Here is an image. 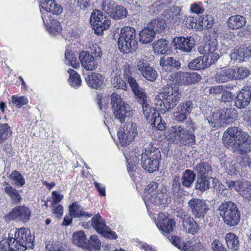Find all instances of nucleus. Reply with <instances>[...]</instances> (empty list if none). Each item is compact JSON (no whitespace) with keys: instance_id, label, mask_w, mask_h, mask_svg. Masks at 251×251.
I'll list each match as a JSON object with an SVG mask.
<instances>
[{"instance_id":"1","label":"nucleus","mask_w":251,"mask_h":251,"mask_svg":"<svg viewBox=\"0 0 251 251\" xmlns=\"http://www.w3.org/2000/svg\"><path fill=\"white\" fill-rule=\"evenodd\" d=\"M223 139L227 143L232 144L231 146L234 151L243 154L240 165L243 167H251V158L246 153L251 151V137L241 128L234 126L225 131Z\"/></svg>"},{"instance_id":"2","label":"nucleus","mask_w":251,"mask_h":251,"mask_svg":"<svg viewBox=\"0 0 251 251\" xmlns=\"http://www.w3.org/2000/svg\"><path fill=\"white\" fill-rule=\"evenodd\" d=\"M143 199L148 209L168 202V196L162 185L152 181L145 189Z\"/></svg>"},{"instance_id":"3","label":"nucleus","mask_w":251,"mask_h":251,"mask_svg":"<svg viewBox=\"0 0 251 251\" xmlns=\"http://www.w3.org/2000/svg\"><path fill=\"white\" fill-rule=\"evenodd\" d=\"M162 97L166 100L164 102L160 95H156L154 98V104L156 109L162 113L168 111L174 108L180 98L178 87L175 86H166L163 88Z\"/></svg>"},{"instance_id":"4","label":"nucleus","mask_w":251,"mask_h":251,"mask_svg":"<svg viewBox=\"0 0 251 251\" xmlns=\"http://www.w3.org/2000/svg\"><path fill=\"white\" fill-rule=\"evenodd\" d=\"M137 46L135 29L127 26L122 28L118 40V46L120 51L124 53L134 52Z\"/></svg>"},{"instance_id":"5","label":"nucleus","mask_w":251,"mask_h":251,"mask_svg":"<svg viewBox=\"0 0 251 251\" xmlns=\"http://www.w3.org/2000/svg\"><path fill=\"white\" fill-rule=\"evenodd\" d=\"M165 136L171 142L183 145H192L195 142V136L194 134L180 126L170 127L166 131Z\"/></svg>"},{"instance_id":"6","label":"nucleus","mask_w":251,"mask_h":251,"mask_svg":"<svg viewBox=\"0 0 251 251\" xmlns=\"http://www.w3.org/2000/svg\"><path fill=\"white\" fill-rule=\"evenodd\" d=\"M160 157V151L150 144L148 147L142 151L140 159L141 165L146 171L153 173L159 169Z\"/></svg>"},{"instance_id":"7","label":"nucleus","mask_w":251,"mask_h":251,"mask_svg":"<svg viewBox=\"0 0 251 251\" xmlns=\"http://www.w3.org/2000/svg\"><path fill=\"white\" fill-rule=\"evenodd\" d=\"M9 237L12 238L13 243L18 248V251H25L27 249L33 248L34 236L31 235L27 228L12 229L9 233Z\"/></svg>"},{"instance_id":"8","label":"nucleus","mask_w":251,"mask_h":251,"mask_svg":"<svg viewBox=\"0 0 251 251\" xmlns=\"http://www.w3.org/2000/svg\"><path fill=\"white\" fill-rule=\"evenodd\" d=\"M220 215L225 224L230 226H236L240 219V213L236 205L231 201H226L219 206Z\"/></svg>"},{"instance_id":"9","label":"nucleus","mask_w":251,"mask_h":251,"mask_svg":"<svg viewBox=\"0 0 251 251\" xmlns=\"http://www.w3.org/2000/svg\"><path fill=\"white\" fill-rule=\"evenodd\" d=\"M111 103L114 115L120 122H124L126 118L132 115L130 106L122 100L119 95L113 93L111 95Z\"/></svg>"},{"instance_id":"10","label":"nucleus","mask_w":251,"mask_h":251,"mask_svg":"<svg viewBox=\"0 0 251 251\" xmlns=\"http://www.w3.org/2000/svg\"><path fill=\"white\" fill-rule=\"evenodd\" d=\"M233 112L232 108L216 110L209 117L204 118V124H208L211 128H218L224 126L227 119L233 116Z\"/></svg>"},{"instance_id":"11","label":"nucleus","mask_w":251,"mask_h":251,"mask_svg":"<svg viewBox=\"0 0 251 251\" xmlns=\"http://www.w3.org/2000/svg\"><path fill=\"white\" fill-rule=\"evenodd\" d=\"M164 28V23L162 21L154 20L147 25L146 27L139 33V41L148 44L152 41L156 32H161Z\"/></svg>"},{"instance_id":"12","label":"nucleus","mask_w":251,"mask_h":251,"mask_svg":"<svg viewBox=\"0 0 251 251\" xmlns=\"http://www.w3.org/2000/svg\"><path fill=\"white\" fill-rule=\"evenodd\" d=\"M138 134L137 126L132 122L127 123L123 127L119 128L117 136L122 146L129 145Z\"/></svg>"},{"instance_id":"13","label":"nucleus","mask_w":251,"mask_h":251,"mask_svg":"<svg viewBox=\"0 0 251 251\" xmlns=\"http://www.w3.org/2000/svg\"><path fill=\"white\" fill-rule=\"evenodd\" d=\"M226 184L228 189L238 192L244 199L251 201V182L245 179L242 180H228Z\"/></svg>"},{"instance_id":"14","label":"nucleus","mask_w":251,"mask_h":251,"mask_svg":"<svg viewBox=\"0 0 251 251\" xmlns=\"http://www.w3.org/2000/svg\"><path fill=\"white\" fill-rule=\"evenodd\" d=\"M91 221V226L105 238L110 239H116L118 238L116 233L106 226L103 219L99 214L92 218Z\"/></svg>"},{"instance_id":"15","label":"nucleus","mask_w":251,"mask_h":251,"mask_svg":"<svg viewBox=\"0 0 251 251\" xmlns=\"http://www.w3.org/2000/svg\"><path fill=\"white\" fill-rule=\"evenodd\" d=\"M143 112L147 120L151 123L154 127H156L160 130H163L165 128V123H162L161 118L156 112L155 109L150 106L147 102L142 103Z\"/></svg>"},{"instance_id":"16","label":"nucleus","mask_w":251,"mask_h":251,"mask_svg":"<svg viewBox=\"0 0 251 251\" xmlns=\"http://www.w3.org/2000/svg\"><path fill=\"white\" fill-rule=\"evenodd\" d=\"M188 206L195 218H203L206 212L209 210L207 203L203 200L192 199L189 201Z\"/></svg>"},{"instance_id":"17","label":"nucleus","mask_w":251,"mask_h":251,"mask_svg":"<svg viewBox=\"0 0 251 251\" xmlns=\"http://www.w3.org/2000/svg\"><path fill=\"white\" fill-rule=\"evenodd\" d=\"M156 226L160 231L165 234L173 230L175 226V221L168 218L167 213H160L155 221Z\"/></svg>"},{"instance_id":"18","label":"nucleus","mask_w":251,"mask_h":251,"mask_svg":"<svg viewBox=\"0 0 251 251\" xmlns=\"http://www.w3.org/2000/svg\"><path fill=\"white\" fill-rule=\"evenodd\" d=\"M40 10L42 14L49 16L52 13L53 15H59L62 13L63 9L61 5L56 3L54 0H45L41 2Z\"/></svg>"},{"instance_id":"19","label":"nucleus","mask_w":251,"mask_h":251,"mask_svg":"<svg viewBox=\"0 0 251 251\" xmlns=\"http://www.w3.org/2000/svg\"><path fill=\"white\" fill-rule=\"evenodd\" d=\"M30 214L31 212L27 207L25 206H17L6 215V217L9 220L17 219L25 222L29 220Z\"/></svg>"},{"instance_id":"20","label":"nucleus","mask_w":251,"mask_h":251,"mask_svg":"<svg viewBox=\"0 0 251 251\" xmlns=\"http://www.w3.org/2000/svg\"><path fill=\"white\" fill-rule=\"evenodd\" d=\"M251 100V86H244L235 99V105L238 108H243L249 105Z\"/></svg>"},{"instance_id":"21","label":"nucleus","mask_w":251,"mask_h":251,"mask_svg":"<svg viewBox=\"0 0 251 251\" xmlns=\"http://www.w3.org/2000/svg\"><path fill=\"white\" fill-rule=\"evenodd\" d=\"M174 42L176 49L183 52H190L195 46V40L192 37H178L174 38Z\"/></svg>"},{"instance_id":"22","label":"nucleus","mask_w":251,"mask_h":251,"mask_svg":"<svg viewBox=\"0 0 251 251\" xmlns=\"http://www.w3.org/2000/svg\"><path fill=\"white\" fill-rule=\"evenodd\" d=\"M234 71L233 69L228 67L217 68L214 75L215 80L217 83H225L233 79Z\"/></svg>"},{"instance_id":"23","label":"nucleus","mask_w":251,"mask_h":251,"mask_svg":"<svg viewBox=\"0 0 251 251\" xmlns=\"http://www.w3.org/2000/svg\"><path fill=\"white\" fill-rule=\"evenodd\" d=\"M42 18L47 30L50 34L56 35L61 31L62 26L58 21L44 14L42 15Z\"/></svg>"},{"instance_id":"24","label":"nucleus","mask_w":251,"mask_h":251,"mask_svg":"<svg viewBox=\"0 0 251 251\" xmlns=\"http://www.w3.org/2000/svg\"><path fill=\"white\" fill-rule=\"evenodd\" d=\"M79 60L82 67L86 70H94L98 66L97 59L86 51H83L80 53Z\"/></svg>"},{"instance_id":"25","label":"nucleus","mask_w":251,"mask_h":251,"mask_svg":"<svg viewBox=\"0 0 251 251\" xmlns=\"http://www.w3.org/2000/svg\"><path fill=\"white\" fill-rule=\"evenodd\" d=\"M85 80L90 87L96 89L102 88L104 84V77L96 73L89 75L86 77Z\"/></svg>"},{"instance_id":"26","label":"nucleus","mask_w":251,"mask_h":251,"mask_svg":"<svg viewBox=\"0 0 251 251\" xmlns=\"http://www.w3.org/2000/svg\"><path fill=\"white\" fill-rule=\"evenodd\" d=\"M1 185V189L10 198L14 203L17 204L20 202L22 198L18 190L6 181L2 182Z\"/></svg>"},{"instance_id":"27","label":"nucleus","mask_w":251,"mask_h":251,"mask_svg":"<svg viewBox=\"0 0 251 251\" xmlns=\"http://www.w3.org/2000/svg\"><path fill=\"white\" fill-rule=\"evenodd\" d=\"M171 243L179 249L181 250V246L180 244V239L177 236H172L170 239ZM193 240L195 239L191 240V241H189L185 245H183L182 250L184 251H196L199 249V244L194 243Z\"/></svg>"},{"instance_id":"28","label":"nucleus","mask_w":251,"mask_h":251,"mask_svg":"<svg viewBox=\"0 0 251 251\" xmlns=\"http://www.w3.org/2000/svg\"><path fill=\"white\" fill-rule=\"evenodd\" d=\"M127 81L135 96L139 98L140 103L147 102V96L145 91L140 88L136 80L132 77H128Z\"/></svg>"},{"instance_id":"29","label":"nucleus","mask_w":251,"mask_h":251,"mask_svg":"<svg viewBox=\"0 0 251 251\" xmlns=\"http://www.w3.org/2000/svg\"><path fill=\"white\" fill-rule=\"evenodd\" d=\"M212 179L213 183H217L219 182L217 178H213L211 176H198L195 183V188L201 192H204L208 190L210 187V180Z\"/></svg>"},{"instance_id":"30","label":"nucleus","mask_w":251,"mask_h":251,"mask_svg":"<svg viewBox=\"0 0 251 251\" xmlns=\"http://www.w3.org/2000/svg\"><path fill=\"white\" fill-rule=\"evenodd\" d=\"M69 213L73 218H90L92 214L85 211L83 208L77 202H73L69 206Z\"/></svg>"},{"instance_id":"31","label":"nucleus","mask_w":251,"mask_h":251,"mask_svg":"<svg viewBox=\"0 0 251 251\" xmlns=\"http://www.w3.org/2000/svg\"><path fill=\"white\" fill-rule=\"evenodd\" d=\"M246 21L244 17L241 15H234L230 16L227 22L229 28L232 29H236L242 27L246 25Z\"/></svg>"},{"instance_id":"32","label":"nucleus","mask_w":251,"mask_h":251,"mask_svg":"<svg viewBox=\"0 0 251 251\" xmlns=\"http://www.w3.org/2000/svg\"><path fill=\"white\" fill-rule=\"evenodd\" d=\"M194 169L198 176H211L212 174L211 166L206 162H201L197 164Z\"/></svg>"},{"instance_id":"33","label":"nucleus","mask_w":251,"mask_h":251,"mask_svg":"<svg viewBox=\"0 0 251 251\" xmlns=\"http://www.w3.org/2000/svg\"><path fill=\"white\" fill-rule=\"evenodd\" d=\"M185 221H182V226L185 231L194 234L199 230V226L194 219L191 217H187Z\"/></svg>"},{"instance_id":"34","label":"nucleus","mask_w":251,"mask_h":251,"mask_svg":"<svg viewBox=\"0 0 251 251\" xmlns=\"http://www.w3.org/2000/svg\"><path fill=\"white\" fill-rule=\"evenodd\" d=\"M195 177L196 175L193 171L188 169L186 170L180 178L182 185L187 188L191 187Z\"/></svg>"},{"instance_id":"35","label":"nucleus","mask_w":251,"mask_h":251,"mask_svg":"<svg viewBox=\"0 0 251 251\" xmlns=\"http://www.w3.org/2000/svg\"><path fill=\"white\" fill-rule=\"evenodd\" d=\"M226 241L228 248L232 251H237L239 248L238 237L233 233H228L226 235Z\"/></svg>"},{"instance_id":"36","label":"nucleus","mask_w":251,"mask_h":251,"mask_svg":"<svg viewBox=\"0 0 251 251\" xmlns=\"http://www.w3.org/2000/svg\"><path fill=\"white\" fill-rule=\"evenodd\" d=\"M189 67L192 70H201L209 67L204 55L193 60L189 63Z\"/></svg>"},{"instance_id":"37","label":"nucleus","mask_w":251,"mask_h":251,"mask_svg":"<svg viewBox=\"0 0 251 251\" xmlns=\"http://www.w3.org/2000/svg\"><path fill=\"white\" fill-rule=\"evenodd\" d=\"M153 49L155 52L161 54L167 53L168 48V41L165 39H160L153 44Z\"/></svg>"},{"instance_id":"38","label":"nucleus","mask_w":251,"mask_h":251,"mask_svg":"<svg viewBox=\"0 0 251 251\" xmlns=\"http://www.w3.org/2000/svg\"><path fill=\"white\" fill-rule=\"evenodd\" d=\"M73 243L76 246L86 248L88 246L87 241L84 233L79 231L74 233L73 236Z\"/></svg>"},{"instance_id":"39","label":"nucleus","mask_w":251,"mask_h":251,"mask_svg":"<svg viewBox=\"0 0 251 251\" xmlns=\"http://www.w3.org/2000/svg\"><path fill=\"white\" fill-rule=\"evenodd\" d=\"M70 75L68 79L70 85L75 88H77L81 85V79L80 75L75 70L70 69L68 70Z\"/></svg>"},{"instance_id":"40","label":"nucleus","mask_w":251,"mask_h":251,"mask_svg":"<svg viewBox=\"0 0 251 251\" xmlns=\"http://www.w3.org/2000/svg\"><path fill=\"white\" fill-rule=\"evenodd\" d=\"M12 238L8 237L7 240H2L0 241V251H18V248L16 247L15 243H13Z\"/></svg>"},{"instance_id":"41","label":"nucleus","mask_w":251,"mask_h":251,"mask_svg":"<svg viewBox=\"0 0 251 251\" xmlns=\"http://www.w3.org/2000/svg\"><path fill=\"white\" fill-rule=\"evenodd\" d=\"M169 78L172 81L174 84L184 85L186 84V72H178L173 75L169 76Z\"/></svg>"},{"instance_id":"42","label":"nucleus","mask_w":251,"mask_h":251,"mask_svg":"<svg viewBox=\"0 0 251 251\" xmlns=\"http://www.w3.org/2000/svg\"><path fill=\"white\" fill-rule=\"evenodd\" d=\"M108 18L104 16L102 12L99 10H94L91 14L90 21L91 25L92 26L94 25H100L99 23L100 21H103L105 19H108Z\"/></svg>"},{"instance_id":"43","label":"nucleus","mask_w":251,"mask_h":251,"mask_svg":"<svg viewBox=\"0 0 251 251\" xmlns=\"http://www.w3.org/2000/svg\"><path fill=\"white\" fill-rule=\"evenodd\" d=\"M117 6L118 5H117L114 1L111 0H104L102 5V10L111 17Z\"/></svg>"},{"instance_id":"44","label":"nucleus","mask_w":251,"mask_h":251,"mask_svg":"<svg viewBox=\"0 0 251 251\" xmlns=\"http://www.w3.org/2000/svg\"><path fill=\"white\" fill-rule=\"evenodd\" d=\"M9 178L13 181L14 184L17 187H22L25 183L22 175L17 171H13L9 175Z\"/></svg>"},{"instance_id":"45","label":"nucleus","mask_w":251,"mask_h":251,"mask_svg":"<svg viewBox=\"0 0 251 251\" xmlns=\"http://www.w3.org/2000/svg\"><path fill=\"white\" fill-rule=\"evenodd\" d=\"M234 72L233 79H243L247 77L250 75V71L246 68L240 67L233 69Z\"/></svg>"},{"instance_id":"46","label":"nucleus","mask_w":251,"mask_h":251,"mask_svg":"<svg viewBox=\"0 0 251 251\" xmlns=\"http://www.w3.org/2000/svg\"><path fill=\"white\" fill-rule=\"evenodd\" d=\"M12 131L7 124L0 125V142L10 138Z\"/></svg>"},{"instance_id":"47","label":"nucleus","mask_w":251,"mask_h":251,"mask_svg":"<svg viewBox=\"0 0 251 251\" xmlns=\"http://www.w3.org/2000/svg\"><path fill=\"white\" fill-rule=\"evenodd\" d=\"M100 25H94L93 28L95 32L97 34H101L103 30L108 29L110 25V21L109 19H105L103 21H100L99 23Z\"/></svg>"},{"instance_id":"48","label":"nucleus","mask_w":251,"mask_h":251,"mask_svg":"<svg viewBox=\"0 0 251 251\" xmlns=\"http://www.w3.org/2000/svg\"><path fill=\"white\" fill-rule=\"evenodd\" d=\"M65 63L69 66H71L74 68H77L79 67V64L76 61V57L74 54L71 53L68 50H66L65 53Z\"/></svg>"},{"instance_id":"49","label":"nucleus","mask_w":251,"mask_h":251,"mask_svg":"<svg viewBox=\"0 0 251 251\" xmlns=\"http://www.w3.org/2000/svg\"><path fill=\"white\" fill-rule=\"evenodd\" d=\"M230 56L231 60H233L234 62H241L246 60L242 48L239 49H234L233 52L231 53Z\"/></svg>"},{"instance_id":"50","label":"nucleus","mask_w":251,"mask_h":251,"mask_svg":"<svg viewBox=\"0 0 251 251\" xmlns=\"http://www.w3.org/2000/svg\"><path fill=\"white\" fill-rule=\"evenodd\" d=\"M128 12L127 9L121 5H118L116 8L112 18L115 20L123 19L127 17Z\"/></svg>"},{"instance_id":"51","label":"nucleus","mask_w":251,"mask_h":251,"mask_svg":"<svg viewBox=\"0 0 251 251\" xmlns=\"http://www.w3.org/2000/svg\"><path fill=\"white\" fill-rule=\"evenodd\" d=\"M225 87L223 85L212 86L208 89V92L214 98L220 100L222 93L224 91Z\"/></svg>"},{"instance_id":"52","label":"nucleus","mask_w":251,"mask_h":251,"mask_svg":"<svg viewBox=\"0 0 251 251\" xmlns=\"http://www.w3.org/2000/svg\"><path fill=\"white\" fill-rule=\"evenodd\" d=\"M142 75L148 80L153 81L156 79L157 74L155 69L151 66L147 68V70L143 73Z\"/></svg>"},{"instance_id":"53","label":"nucleus","mask_w":251,"mask_h":251,"mask_svg":"<svg viewBox=\"0 0 251 251\" xmlns=\"http://www.w3.org/2000/svg\"><path fill=\"white\" fill-rule=\"evenodd\" d=\"M111 82L113 87L116 89H126V82L122 79L120 75H115L112 78Z\"/></svg>"},{"instance_id":"54","label":"nucleus","mask_w":251,"mask_h":251,"mask_svg":"<svg viewBox=\"0 0 251 251\" xmlns=\"http://www.w3.org/2000/svg\"><path fill=\"white\" fill-rule=\"evenodd\" d=\"M186 84H191L199 82L201 79V75L197 73H189L186 72Z\"/></svg>"},{"instance_id":"55","label":"nucleus","mask_w":251,"mask_h":251,"mask_svg":"<svg viewBox=\"0 0 251 251\" xmlns=\"http://www.w3.org/2000/svg\"><path fill=\"white\" fill-rule=\"evenodd\" d=\"M11 101L16 107L19 108L26 105L27 103L28 100L26 97L24 96H13L11 97Z\"/></svg>"},{"instance_id":"56","label":"nucleus","mask_w":251,"mask_h":251,"mask_svg":"<svg viewBox=\"0 0 251 251\" xmlns=\"http://www.w3.org/2000/svg\"><path fill=\"white\" fill-rule=\"evenodd\" d=\"M172 15L170 16V21L173 23H180L183 19V16L179 7H176L172 11Z\"/></svg>"},{"instance_id":"57","label":"nucleus","mask_w":251,"mask_h":251,"mask_svg":"<svg viewBox=\"0 0 251 251\" xmlns=\"http://www.w3.org/2000/svg\"><path fill=\"white\" fill-rule=\"evenodd\" d=\"M178 107V109L182 110L189 115L194 108V105L191 100H186L181 103Z\"/></svg>"},{"instance_id":"58","label":"nucleus","mask_w":251,"mask_h":251,"mask_svg":"<svg viewBox=\"0 0 251 251\" xmlns=\"http://www.w3.org/2000/svg\"><path fill=\"white\" fill-rule=\"evenodd\" d=\"M88 246L94 249L95 251L100 250V243L98 237L96 235H92L90 236L89 240L87 241Z\"/></svg>"},{"instance_id":"59","label":"nucleus","mask_w":251,"mask_h":251,"mask_svg":"<svg viewBox=\"0 0 251 251\" xmlns=\"http://www.w3.org/2000/svg\"><path fill=\"white\" fill-rule=\"evenodd\" d=\"M200 24L203 28H210L213 25V18L211 16L206 15L202 18Z\"/></svg>"},{"instance_id":"60","label":"nucleus","mask_w":251,"mask_h":251,"mask_svg":"<svg viewBox=\"0 0 251 251\" xmlns=\"http://www.w3.org/2000/svg\"><path fill=\"white\" fill-rule=\"evenodd\" d=\"M206 62L209 64V67L214 63H215L219 58L218 53L215 52H204Z\"/></svg>"},{"instance_id":"61","label":"nucleus","mask_w":251,"mask_h":251,"mask_svg":"<svg viewBox=\"0 0 251 251\" xmlns=\"http://www.w3.org/2000/svg\"><path fill=\"white\" fill-rule=\"evenodd\" d=\"M89 53L97 59V57H100L102 54V51L100 48L95 44H91L89 45Z\"/></svg>"},{"instance_id":"62","label":"nucleus","mask_w":251,"mask_h":251,"mask_svg":"<svg viewBox=\"0 0 251 251\" xmlns=\"http://www.w3.org/2000/svg\"><path fill=\"white\" fill-rule=\"evenodd\" d=\"M176 112L174 113L175 119L178 122H183L185 121L188 115L184 113L182 110L178 109V106L176 108Z\"/></svg>"},{"instance_id":"63","label":"nucleus","mask_w":251,"mask_h":251,"mask_svg":"<svg viewBox=\"0 0 251 251\" xmlns=\"http://www.w3.org/2000/svg\"><path fill=\"white\" fill-rule=\"evenodd\" d=\"M181 180L179 177L175 176H173L172 190L175 192H178L182 189Z\"/></svg>"},{"instance_id":"64","label":"nucleus","mask_w":251,"mask_h":251,"mask_svg":"<svg viewBox=\"0 0 251 251\" xmlns=\"http://www.w3.org/2000/svg\"><path fill=\"white\" fill-rule=\"evenodd\" d=\"M190 10L192 13L199 14L203 12L204 9L201 3H194L191 5Z\"/></svg>"}]
</instances>
